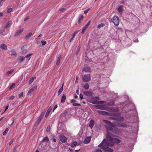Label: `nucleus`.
<instances>
[{
  "mask_svg": "<svg viewBox=\"0 0 152 152\" xmlns=\"http://www.w3.org/2000/svg\"><path fill=\"white\" fill-rule=\"evenodd\" d=\"M101 143H103L102 145L101 146L108 147H112L113 146V143H109L108 141L106 140L105 139H104Z\"/></svg>",
  "mask_w": 152,
  "mask_h": 152,
  "instance_id": "1",
  "label": "nucleus"
},
{
  "mask_svg": "<svg viewBox=\"0 0 152 152\" xmlns=\"http://www.w3.org/2000/svg\"><path fill=\"white\" fill-rule=\"evenodd\" d=\"M103 143H101L98 145V146L101 149H103L105 152H113V150L111 148L108 147H105L101 146Z\"/></svg>",
  "mask_w": 152,
  "mask_h": 152,
  "instance_id": "2",
  "label": "nucleus"
},
{
  "mask_svg": "<svg viewBox=\"0 0 152 152\" xmlns=\"http://www.w3.org/2000/svg\"><path fill=\"white\" fill-rule=\"evenodd\" d=\"M112 22L114 24L115 26H117L119 23V19L118 17L116 16H115L113 18Z\"/></svg>",
  "mask_w": 152,
  "mask_h": 152,
  "instance_id": "3",
  "label": "nucleus"
},
{
  "mask_svg": "<svg viewBox=\"0 0 152 152\" xmlns=\"http://www.w3.org/2000/svg\"><path fill=\"white\" fill-rule=\"evenodd\" d=\"M21 53L23 54L26 53L28 52V47L27 45L23 46L21 47Z\"/></svg>",
  "mask_w": 152,
  "mask_h": 152,
  "instance_id": "4",
  "label": "nucleus"
},
{
  "mask_svg": "<svg viewBox=\"0 0 152 152\" xmlns=\"http://www.w3.org/2000/svg\"><path fill=\"white\" fill-rule=\"evenodd\" d=\"M83 80L84 82H88L91 80V77L90 75H84Z\"/></svg>",
  "mask_w": 152,
  "mask_h": 152,
  "instance_id": "5",
  "label": "nucleus"
},
{
  "mask_svg": "<svg viewBox=\"0 0 152 152\" xmlns=\"http://www.w3.org/2000/svg\"><path fill=\"white\" fill-rule=\"evenodd\" d=\"M116 126L119 127H123L124 128H126L127 126L126 124L119 122L117 123Z\"/></svg>",
  "mask_w": 152,
  "mask_h": 152,
  "instance_id": "6",
  "label": "nucleus"
},
{
  "mask_svg": "<svg viewBox=\"0 0 152 152\" xmlns=\"http://www.w3.org/2000/svg\"><path fill=\"white\" fill-rule=\"evenodd\" d=\"M99 97H94L92 99L91 103L94 104H97L98 101L99 100Z\"/></svg>",
  "mask_w": 152,
  "mask_h": 152,
  "instance_id": "7",
  "label": "nucleus"
},
{
  "mask_svg": "<svg viewBox=\"0 0 152 152\" xmlns=\"http://www.w3.org/2000/svg\"><path fill=\"white\" fill-rule=\"evenodd\" d=\"M60 140L63 143H65L67 141L66 137L63 135H61L59 137Z\"/></svg>",
  "mask_w": 152,
  "mask_h": 152,
  "instance_id": "8",
  "label": "nucleus"
},
{
  "mask_svg": "<svg viewBox=\"0 0 152 152\" xmlns=\"http://www.w3.org/2000/svg\"><path fill=\"white\" fill-rule=\"evenodd\" d=\"M112 138L109 134H106V140L108 141H111V142H112L113 139Z\"/></svg>",
  "mask_w": 152,
  "mask_h": 152,
  "instance_id": "9",
  "label": "nucleus"
},
{
  "mask_svg": "<svg viewBox=\"0 0 152 152\" xmlns=\"http://www.w3.org/2000/svg\"><path fill=\"white\" fill-rule=\"evenodd\" d=\"M83 93L88 96H90L93 95V93L92 92L88 91H84L83 92Z\"/></svg>",
  "mask_w": 152,
  "mask_h": 152,
  "instance_id": "10",
  "label": "nucleus"
},
{
  "mask_svg": "<svg viewBox=\"0 0 152 152\" xmlns=\"http://www.w3.org/2000/svg\"><path fill=\"white\" fill-rule=\"evenodd\" d=\"M37 86H35L34 87L32 88L28 92V95H29L31 94L34 91V90L36 89H37Z\"/></svg>",
  "mask_w": 152,
  "mask_h": 152,
  "instance_id": "11",
  "label": "nucleus"
},
{
  "mask_svg": "<svg viewBox=\"0 0 152 152\" xmlns=\"http://www.w3.org/2000/svg\"><path fill=\"white\" fill-rule=\"evenodd\" d=\"M77 102V101L73 99L71 101V102L72 104L74 106H81V105L79 103H76L75 102Z\"/></svg>",
  "mask_w": 152,
  "mask_h": 152,
  "instance_id": "12",
  "label": "nucleus"
},
{
  "mask_svg": "<svg viewBox=\"0 0 152 152\" xmlns=\"http://www.w3.org/2000/svg\"><path fill=\"white\" fill-rule=\"evenodd\" d=\"M113 126H107L106 125L105 126V127L107 130H110L111 131H112L113 130V127H115V125L114 124H113Z\"/></svg>",
  "mask_w": 152,
  "mask_h": 152,
  "instance_id": "13",
  "label": "nucleus"
},
{
  "mask_svg": "<svg viewBox=\"0 0 152 152\" xmlns=\"http://www.w3.org/2000/svg\"><path fill=\"white\" fill-rule=\"evenodd\" d=\"M91 137V136L87 137L84 141V143L86 144L88 143L90 141Z\"/></svg>",
  "mask_w": 152,
  "mask_h": 152,
  "instance_id": "14",
  "label": "nucleus"
},
{
  "mask_svg": "<svg viewBox=\"0 0 152 152\" xmlns=\"http://www.w3.org/2000/svg\"><path fill=\"white\" fill-rule=\"evenodd\" d=\"M24 29L23 28L20 29L19 31L16 32L14 36L16 37L19 35L21 34L23 31Z\"/></svg>",
  "mask_w": 152,
  "mask_h": 152,
  "instance_id": "15",
  "label": "nucleus"
},
{
  "mask_svg": "<svg viewBox=\"0 0 152 152\" xmlns=\"http://www.w3.org/2000/svg\"><path fill=\"white\" fill-rule=\"evenodd\" d=\"M52 107L51 106H50L48 108V110L47 111L46 114H45V117L46 118H47L48 117V116L50 114V112L51 111V110H52Z\"/></svg>",
  "mask_w": 152,
  "mask_h": 152,
  "instance_id": "16",
  "label": "nucleus"
},
{
  "mask_svg": "<svg viewBox=\"0 0 152 152\" xmlns=\"http://www.w3.org/2000/svg\"><path fill=\"white\" fill-rule=\"evenodd\" d=\"M12 24V21L11 20L9 21L5 25L4 28H7L10 26Z\"/></svg>",
  "mask_w": 152,
  "mask_h": 152,
  "instance_id": "17",
  "label": "nucleus"
},
{
  "mask_svg": "<svg viewBox=\"0 0 152 152\" xmlns=\"http://www.w3.org/2000/svg\"><path fill=\"white\" fill-rule=\"evenodd\" d=\"M120 142L121 140L119 139L116 138H113L112 142L111 143H113V144L114 145V143L118 144L120 143Z\"/></svg>",
  "mask_w": 152,
  "mask_h": 152,
  "instance_id": "18",
  "label": "nucleus"
},
{
  "mask_svg": "<svg viewBox=\"0 0 152 152\" xmlns=\"http://www.w3.org/2000/svg\"><path fill=\"white\" fill-rule=\"evenodd\" d=\"M66 99V97L65 95L64 94H63L62 96L61 100V102L62 103H64Z\"/></svg>",
  "mask_w": 152,
  "mask_h": 152,
  "instance_id": "19",
  "label": "nucleus"
},
{
  "mask_svg": "<svg viewBox=\"0 0 152 152\" xmlns=\"http://www.w3.org/2000/svg\"><path fill=\"white\" fill-rule=\"evenodd\" d=\"M124 6L123 5H120L117 9L118 11L120 13L122 12L123 11Z\"/></svg>",
  "mask_w": 152,
  "mask_h": 152,
  "instance_id": "20",
  "label": "nucleus"
},
{
  "mask_svg": "<svg viewBox=\"0 0 152 152\" xmlns=\"http://www.w3.org/2000/svg\"><path fill=\"white\" fill-rule=\"evenodd\" d=\"M103 121L104 122V123L105 124H107V126H113V124H112L110 121H108L106 120H103Z\"/></svg>",
  "mask_w": 152,
  "mask_h": 152,
  "instance_id": "21",
  "label": "nucleus"
},
{
  "mask_svg": "<svg viewBox=\"0 0 152 152\" xmlns=\"http://www.w3.org/2000/svg\"><path fill=\"white\" fill-rule=\"evenodd\" d=\"M0 48L1 49L5 50H7V46L4 44H1L0 45Z\"/></svg>",
  "mask_w": 152,
  "mask_h": 152,
  "instance_id": "22",
  "label": "nucleus"
},
{
  "mask_svg": "<svg viewBox=\"0 0 152 152\" xmlns=\"http://www.w3.org/2000/svg\"><path fill=\"white\" fill-rule=\"evenodd\" d=\"M94 121L93 120H91L90 122L89 126L91 128V129H92L94 126Z\"/></svg>",
  "mask_w": 152,
  "mask_h": 152,
  "instance_id": "23",
  "label": "nucleus"
},
{
  "mask_svg": "<svg viewBox=\"0 0 152 152\" xmlns=\"http://www.w3.org/2000/svg\"><path fill=\"white\" fill-rule=\"evenodd\" d=\"M83 70L85 72H90V68L88 66L85 67L83 69Z\"/></svg>",
  "mask_w": 152,
  "mask_h": 152,
  "instance_id": "24",
  "label": "nucleus"
},
{
  "mask_svg": "<svg viewBox=\"0 0 152 152\" xmlns=\"http://www.w3.org/2000/svg\"><path fill=\"white\" fill-rule=\"evenodd\" d=\"M63 86H64V84H63L62 85V86H61V88L59 89V90L58 91V95H60L62 93V92L63 90Z\"/></svg>",
  "mask_w": 152,
  "mask_h": 152,
  "instance_id": "25",
  "label": "nucleus"
},
{
  "mask_svg": "<svg viewBox=\"0 0 152 152\" xmlns=\"http://www.w3.org/2000/svg\"><path fill=\"white\" fill-rule=\"evenodd\" d=\"M99 113L102 115H107L108 113L107 112L103 111H99Z\"/></svg>",
  "mask_w": 152,
  "mask_h": 152,
  "instance_id": "26",
  "label": "nucleus"
},
{
  "mask_svg": "<svg viewBox=\"0 0 152 152\" xmlns=\"http://www.w3.org/2000/svg\"><path fill=\"white\" fill-rule=\"evenodd\" d=\"M32 34V33L31 32H30L27 34L25 37V38L27 39H29L30 37H31Z\"/></svg>",
  "mask_w": 152,
  "mask_h": 152,
  "instance_id": "27",
  "label": "nucleus"
},
{
  "mask_svg": "<svg viewBox=\"0 0 152 152\" xmlns=\"http://www.w3.org/2000/svg\"><path fill=\"white\" fill-rule=\"evenodd\" d=\"M83 18V15H80V17L78 19V23H80L82 20Z\"/></svg>",
  "mask_w": 152,
  "mask_h": 152,
  "instance_id": "28",
  "label": "nucleus"
},
{
  "mask_svg": "<svg viewBox=\"0 0 152 152\" xmlns=\"http://www.w3.org/2000/svg\"><path fill=\"white\" fill-rule=\"evenodd\" d=\"M36 77H34L31 78L29 80V83L30 84L31 83L34 81V79H36Z\"/></svg>",
  "mask_w": 152,
  "mask_h": 152,
  "instance_id": "29",
  "label": "nucleus"
},
{
  "mask_svg": "<svg viewBox=\"0 0 152 152\" xmlns=\"http://www.w3.org/2000/svg\"><path fill=\"white\" fill-rule=\"evenodd\" d=\"M105 24L103 23H101L98 24L97 26V28L98 29H100L101 28L104 26Z\"/></svg>",
  "mask_w": 152,
  "mask_h": 152,
  "instance_id": "30",
  "label": "nucleus"
},
{
  "mask_svg": "<svg viewBox=\"0 0 152 152\" xmlns=\"http://www.w3.org/2000/svg\"><path fill=\"white\" fill-rule=\"evenodd\" d=\"M77 142L74 141L72 144L70 145V146L72 148H74L77 145Z\"/></svg>",
  "mask_w": 152,
  "mask_h": 152,
  "instance_id": "31",
  "label": "nucleus"
},
{
  "mask_svg": "<svg viewBox=\"0 0 152 152\" xmlns=\"http://www.w3.org/2000/svg\"><path fill=\"white\" fill-rule=\"evenodd\" d=\"M42 119L41 118L39 117L38 120H37V121L35 123V125L36 126L38 125L39 124V123L41 121Z\"/></svg>",
  "mask_w": 152,
  "mask_h": 152,
  "instance_id": "32",
  "label": "nucleus"
},
{
  "mask_svg": "<svg viewBox=\"0 0 152 152\" xmlns=\"http://www.w3.org/2000/svg\"><path fill=\"white\" fill-rule=\"evenodd\" d=\"M49 141V139L48 137H44L42 140V141L46 142H48Z\"/></svg>",
  "mask_w": 152,
  "mask_h": 152,
  "instance_id": "33",
  "label": "nucleus"
},
{
  "mask_svg": "<svg viewBox=\"0 0 152 152\" xmlns=\"http://www.w3.org/2000/svg\"><path fill=\"white\" fill-rule=\"evenodd\" d=\"M81 48V46L80 45H79L78 47V48L76 52V54L77 55H78V53L80 52V48Z\"/></svg>",
  "mask_w": 152,
  "mask_h": 152,
  "instance_id": "34",
  "label": "nucleus"
},
{
  "mask_svg": "<svg viewBox=\"0 0 152 152\" xmlns=\"http://www.w3.org/2000/svg\"><path fill=\"white\" fill-rule=\"evenodd\" d=\"M124 120V118L123 117H120L117 118V121H123Z\"/></svg>",
  "mask_w": 152,
  "mask_h": 152,
  "instance_id": "35",
  "label": "nucleus"
},
{
  "mask_svg": "<svg viewBox=\"0 0 152 152\" xmlns=\"http://www.w3.org/2000/svg\"><path fill=\"white\" fill-rule=\"evenodd\" d=\"M61 58V57L59 56L56 62V64L58 65L59 64L60 62V59Z\"/></svg>",
  "mask_w": 152,
  "mask_h": 152,
  "instance_id": "36",
  "label": "nucleus"
},
{
  "mask_svg": "<svg viewBox=\"0 0 152 152\" xmlns=\"http://www.w3.org/2000/svg\"><path fill=\"white\" fill-rule=\"evenodd\" d=\"M25 57L23 56H20L19 58L20 62H21L23 61L25 59Z\"/></svg>",
  "mask_w": 152,
  "mask_h": 152,
  "instance_id": "37",
  "label": "nucleus"
},
{
  "mask_svg": "<svg viewBox=\"0 0 152 152\" xmlns=\"http://www.w3.org/2000/svg\"><path fill=\"white\" fill-rule=\"evenodd\" d=\"M14 71V69H12L10 70L7 72L6 73V74L7 75H8L9 74H11L12 72H13Z\"/></svg>",
  "mask_w": 152,
  "mask_h": 152,
  "instance_id": "38",
  "label": "nucleus"
},
{
  "mask_svg": "<svg viewBox=\"0 0 152 152\" xmlns=\"http://www.w3.org/2000/svg\"><path fill=\"white\" fill-rule=\"evenodd\" d=\"M84 88L86 90H88L89 88V85L88 83L85 84L84 86Z\"/></svg>",
  "mask_w": 152,
  "mask_h": 152,
  "instance_id": "39",
  "label": "nucleus"
},
{
  "mask_svg": "<svg viewBox=\"0 0 152 152\" xmlns=\"http://www.w3.org/2000/svg\"><path fill=\"white\" fill-rule=\"evenodd\" d=\"M9 130L8 128H7L3 132V134L4 135H5L7 133Z\"/></svg>",
  "mask_w": 152,
  "mask_h": 152,
  "instance_id": "40",
  "label": "nucleus"
},
{
  "mask_svg": "<svg viewBox=\"0 0 152 152\" xmlns=\"http://www.w3.org/2000/svg\"><path fill=\"white\" fill-rule=\"evenodd\" d=\"M15 86V83H12V84L10 86L9 88L10 90H12L13 88Z\"/></svg>",
  "mask_w": 152,
  "mask_h": 152,
  "instance_id": "41",
  "label": "nucleus"
},
{
  "mask_svg": "<svg viewBox=\"0 0 152 152\" xmlns=\"http://www.w3.org/2000/svg\"><path fill=\"white\" fill-rule=\"evenodd\" d=\"M33 55V54L32 53H30V54H29L27 55H26L25 57V58H30L31 56H32Z\"/></svg>",
  "mask_w": 152,
  "mask_h": 152,
  "instance_id": "42",
  "label": "nucleus"
},
{
  "mask_svg": "<svg viewBox=\"0 0 152 152\" xmlns=\"http://www.w3.org/2000/svg\"><path fill=\"white\" fill-rule=\"evenodd\" d=\"M15 97V96L13 95H12L11 96L9 97L8 98V100H11L13 99H14Z\"/></svg>",
  "mask_w": 152,
  "mask_h": 152,
  "instance_id": "43",
  "label": "nucleus"
},
{
  "mask_svg": "<svg viewBox=\"0 0 152 152\" xmlns=\"http://www.w3.org/2000/svg\"><path fill=\"white\" fill-rule=\"evenodd\" d=\"M12 8H9L8 9L7 11V12L8 13H9L11 12H12Z\"/></svg>",
  "mask_w": 152,
  "mask_h": 152,
  "instance_id": "44",
  "label": "nucleus"
},
{
  "mask_svg": "<svg viewBox=\"0 0 152 152\" xmlns=\"http://www.w3.org/2000/svg\"><path fill=\"white\" fill-rule=\"evenodd\" d=\"M50 126L47 127L46 129V132H50Z\"/></svg>",
  "mask_w": 152,
  "mask_h": 152,
  "instance_id": "45",
  "label": "nucleus"
},
{
  "mask_svg": "<svg viewBox=\"0 0 152 152\" xmlns=\"http://www.w3.org/2000/svg\"><path fill=\"white\" fill-rule=\"evenodd\" d=\"M42 45L43 46L44 45L46 44V41L44 40H42L41 41Z\"/></svg>",
  "mask_w": 152,
  "mask_h": 152,
  "instance_id": "46",
  "label": "nucleus"
},
{
  "mask_svg": "<svg viewBox=\"0 0 152 152\" xmlns=\"http://www.w3.org/2000/svg\"><path fill=\"white\" fill-rule=\"evenodd\" d=\"M90 10V8H88V10H85L84 11V13L85 14H86Z\"/></svg>",
  "mask_w": 152,
  "mask_h": 152,
  "instance_id": "47",
  "label": "nucleus"
},
{
  "mask_svg": "<svg viewBox=\"0 0 152 152\" xmlns=\"http://www.w3.org/2000/svg\"><path fill=\"white\" fill-rule=\"evenodd\" d=\"M96 107L97 109H102V107L99 105H96Z\"/></svg>",
  "mask_w": 152,
  "mask_h": 152,
  "instance_id": "48",
  "label": "nucleus"
},
{
  "mask_svg": "<svg viewBox=\"0 0 152 152\" xmlns=\"http://www.w3.org/2000/svg\"><path fill=\"white\" fill-rule=\"evenodd\" d=\"M104 103V102L102 101H98V104H102Z\"/></svg>",
  "mask_w": 152,
  "mask_h": 152,
  "instance_id": "49",
  "label": "nucleus"
},
{
  "mask_svg": "<svg viewBox=\"0 0 152 152\" xmlns=\"http://www.w3.org/2000/svg\"><path fill=\"white\" fill-rule=\"evenodd\" d=\"M44 113H41V114H40V115L39 116V118H41L42 119V117H43V116H44Z\"/></svg>",
  "mask_w": 152,
  "mask_h": 152,
  "instance_id": "50",
  "label": "nucleus"
},
{
  "mask_svg": "<svg viewBox=\"0 0 152 152\" xmlns=\"http://www.w3.org/2000/svg\"><path fill=\"white\" fill-rule=\"evenodd\" d=\"M23 93H22L21 94H19L18 96L20 98H21L23 97Z\"/></svg>",
  "mask_w": 152,
  "mask_h": 152,
  "instance_id": "51",
  "label": "nucleus"
},
{
  "mask_svg": "<svg viewBox=\"0 0 152 152\" xmlns=\"http://www.w3.org/2000/svg\"><path fill=\"white\" fill-rule=\"evenodd\" d=\"M80 98L81 99V100L83 99V95L82 94H80Z\"/></svg>",
  "mask_w": 152,
  "mask_h": 152,
  "instance_id": "52",
  "label": "nucleus"
},
{
  "mask_svg": "<svg viewBox=\"0 0 152 152\" xmlns=\"http://www.w3.org/2000/svg\"><path fill=\"white\" fill-rule=\"evenodd\" d=\"M95 152H102V151L101 149H98L96 150Z\"/></svg>",
  "mask_w": 152,
  "mask_h": 152,
  "instance_id": "53",
  "label": "nucleus"
},
{
  "mask_svg": "<svg viewBox=\"0 0 152 152\" xmlns=\"http://www.w3.org/2000/svg\"><path fill=\"white\" fill-rule=\"evenodd\" d=\"M91 23V21L90 20H89L88 21V23H87V24H86V25L87 26H89V25H90V23Z\"/></svg>",
  "mask_w": 152,
  "mask_h": 152,
  "instance_id": "54",
  "label": "nucleus"
},
{
  "mask_svg": "<svg viewBox=\"0 0 152 152\" xmlns=\"http://www.w3.org/2000/svg\"><path fill=\"white\" fill-rule=\"evenodd\" d=\"M9 105H7L6 107H5V110L4 111V112H5L8 109V107H9Z\"/></svg>",
  "mask_w": 152,
  "mask_h": 152,
  "instance_id": "55",
  "label": "nucleus"
},
{
  "mask_svg": "<svg viewBox=\"0 0 152 152\" xmlns=\"http://www.w3.org/2000/svg\"><path fill=\"white\" fill-rule=\"evenodd\" d=\"M58 107V106L56 105H55L53 108V112L56 109L57 107Z\"/></svg>",
  "mask_w": 152,
  "mask_h": 152,
  "instance_id": "56",
  "label": "nucleus"
},
{
  "mask_svg": "<svg viewBox=\"0 0 152 152\" xmlns=\"http://www.w3.org/2000/svg\"><path fill=\"white\" fill-rule=\"evenodd\" d=\"M86 30L85 29H84V28H83L82 30V31L81 32V33L82 34H83L84 33V32Z\"/></svg>",
  "mask_w": 152,
  "mask_h": 152,
  "instance_id": "57",
  "label": "nucleus"
},
{
  "mask_svg": "<svg viewBox=\"0 0 152 152\" xmlns=\"http://www.w3.org/2000/svg\"><path fill=\"white\" fill-rule=\"evenodd\" d=\"M88 26L86 25L85 26L83 27V28L86 30L87 28H88Z\"/></svg>",
  "mask_w": 152,
  "mask_h": 152,
  "instance_id": "58",
  "label": "nucleus"
},
{
  "mask_svg": "<svg viewBox=\"0 0 152 152\" xmlns=\"http://www.w3.org/2000/svg\"><path fill=\"white\" fill-rule=\"evenodd\" d=\"M75 35H76L75 34H74V33H73V34H72L71 35H72V38L73 39V38L75 36Z\"/></svg>",
  "mask_w": 152,
  "mask_h": 152,
  "instance_id": "59",
  "label": "nucleus"
},
{
  "mask_svg": "<svg viewBox=\"0 0 152 152\" xmlns=\"http://www.w3.org/2000/svg\"><path fill=\"white\" fill-rule=\"evenodd\" d=\"M65 10V9L64 8H62L60 9L59 10L61 11H63Z\"/></svg>",
  "mask_w": 152,
  "mask_h": 152,
  "instance_id": "60",
  "label": "nucleus"
},
{
  "mask_svg": "<svg viewBox=\"0 0 152 152\" xmlns=\"http://www.w3.org/2000/svg\"><path fill=\"white\" fill-rule=\"evenodd\" d=\"M13 142V140H11L9 142V145H10L11 144H12V143Z\"/></svg>",
  "mask_w": 152,
  "mask_h": 152,
  "instance_id": "61",
  "label": "nucleus"
},
{
  "mask_svg": "<svg viewBox=\"0 0 152 152\" xmlns=\"http://www.w3.org/2000/svg\"><path fill=\"white\" fill-rule=\"evenodd\" d=\"M29 18V16L27 17L24 20V21H26Z\"/></svg>",
  "mask_w": 152,
  "mask_h": 152,
  "instance_id": "62",
  "label": "nucleus"
},
{
  "mask_svg": "<svg viewBox=\"0 0 152 152\" xmlns=\"http://www.w3.org/2000/svg\"><path fill=\"white\" fill-rule=\"evenodd\" d=\"M5 31V30L4 29H2L1 30L0 32V33H2L4 32Z\"/></svg>",
  "mask_w": 152,
  "mask_h": 152,
  "instance_id": "63",
  "label": "nucleus"
},
{
  "mask_svg": "<svg viewBox=\"0 0 152 152\" xmlns=\"http://www.w3.org/2000/svg\"><path fill=\"white\" fill-rule=\"evenodd\" d=\"M76 93L78 95L79 94V90L77 89L76 91Z\"/></svg>",
  "mask_w": 152,
  "mask_h": 152,
  "instance_id": "64",
  "label": "nucleus"
}]
</instances>
